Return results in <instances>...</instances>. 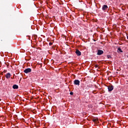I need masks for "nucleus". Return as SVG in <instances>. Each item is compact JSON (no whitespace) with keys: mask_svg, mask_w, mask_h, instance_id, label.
<instances>
[{"mask_svg":"<svg viewBox=\"0 0 128 128\" xmlns=\"http://www.w3.org/2000/svg\"><path fill=\"white\" fill-rule=\"evenodd\" d=\"M94 66H95L96 68H97L98 67V65L96 64V65Z\"/></svg>","mask_w":128,"mask_h":128,"instance_id":"13","label":"nucleus"},{"mask_svg":"<svg viewBox=\"0 0 128 128\" xmlns=\"http://www.w3.org/2000/svg\"><path fill=\"white\" fill-rule=\"evenodd\" d=\"M49 45H50V46H52V42H50Z\"/></svg>","mask_w":128,"mask_h":128,"instance_id":"12","label":"nucleus"},{"mask_svg":"<svg viewBox=\"0 0 128 128\" xmlns=\"http://www.w3.org/2000/svg\"><path fill=\"white\" fill-rule=\"evenodd\" d=\"M7 72V70H4V71H3V73L5 74Z\"/></svg>","mask_w":128,"mask_h":128,"instance_id":"14","label":"nucleus"},{"mask_svg":"<svg viewBox=\"0 0 128 128\" xmlns=\"http://www.w3.org/2000/svg\"><path fill=\"white\" fill-rule=\"evenodd\" d=\"M13 78H14V77H13V78H12V79Z\"/></svg>","mask_w":128,"mask_h":128,"instance_id":"21","label":"nucleus"},{"mask_svg":"<svg viewBox=\"0 0 128 128\" xmlns=\"http://www.w3.org/2000/svg\"><path fill=\"white\" fill-rule=\"evenodd\" d=\"M108 6L106 4L103 5V6H102V10L104 12H106L108 10Z\"/></svg>","mask_w":128,"mask_h":128,"instance_id":"1","label":"nucleus"},{"mask_svg":"<svg viewBox=\"0 0 128 128\" xmlns=\"http://www.w3.org/2000/svg\"><path fill=\"white\" fill-rule=\"evenodd\" d=\"M108 58H111L112 56L110 55H108Z\"/></svg>","mask_w":128,"mask_h":128,"instance_id":"11","label":"nucleus"},{"mask_svg":"<svg viewBox=\"0 0 128 128\" xmlns=\"http://www.w3.org/2000/svg\"><path fill=\"white\" fill-rule=\"evenodd\" d=\"M76 54L77 56H81V52L78 50H76Z\"/></svg>","mask_w":128,"mask_h":128,"instance_id":"6","label":"nucleus"},{"mask_svg":"<svg viewBox=\"0 0 128 128\" xmlns=\"http://www.w3.org/2000/svg\"><path fill=\"white\" fill-rule=\"evenodd\" d=\"M70 94L73 95V94H74V93H73L72 92H70Z\"/></svg>","mask_w":128,"mask_h":128,"instance_id":"15","label":"nucleus"},{"mask_svg":"<svg viewBox=\"0 0 128 128\" xmlns=\"http://www.w3.org/2000/svg\"><path fill=\"white\" fill-rule=\"evenodd\" d=\"M12 88L14 90H18V86L17 84H14L12 86Z\"/></svg>","mask_w":128,"mask_h":128,"instance_id":"7","label":"nucleus"},{"mask_svg":"<svg viewBox=\"0 0 128 128\" xmlns=\"http://www.w3.org/2000/svg\"><path fill=\"white\" fill-rule=\"evenodd\" d=\"M108 92H112L114 90V86L112 85H110L108 86Z\"/></svg>","mask_w":128,"mask_h":128,"instance_id":"5","label":"nucleus"},{"mask_svg":"<svg viewBox=\"0 0 128 128\" xmlns=\"http://www.w3.org/2000/svg\"><path fill=\"white\" fill-rule=\"evenodd\" d=\"M98 121V118H94L92 120V122L95 123H97Z\"/></svg>","mask_w":128,"mask_h":128,"instance_id":"9","label":"nucleus"},{"mask_svg":"<svg viewBox=\"0 0 128 128\" xmlns=\"http://www.w3.org/2000/svg\"><path fill=\"white\" fill-rule=\"evenodd\" d=\"M118 52H123V51L120 48H118Z\"/></svg>","mask_w":128,"mask_h":128,"instance_id":"10","label":"nucleus"},{"mask_svg":"<svg viewBox=\"0 0 128 128\" xmlns=\"http://www.w3.org/2000/svg\"><path fill=\"white\" fill-rule=\"evenodd\" d=\"M13 78H14V77H13V78H12V79Z\"/></svg>","mask_w":128,"mask_h":128,"instance_id":"20","label":"nucleus"},{"mask_svg":"<svg viewBox=\"0 0 128 128\" xmlns=\"http://www.w3.org/2000/svg\"><path fill=\"white\" fill-rule=\"evenodd\" d=\"M80 81L78 80H75L74 81V84L75 86H80Z\"/></svg>","mask_w":128,"mask_h":128,"instance_id":"4","label":"nucleus"},{"mask_svg":"<svg viewBox=\"0 0 128 128\" xmlns=\"http://www.w3.org/2000/svg\"><path fill=\"white\" fill-rule=\"evenodd\" d=\"M6 78L7 79H8L11 76V74L10 73H7V74L6 75Z\"/></svg>","mask_w":128,"mask_h":128,"instance_id":"8","label":"nucleus"},{"mask_svg":"<svg viewBox=\"0 0 128 128\" xmlns=\"http://www.w3.org/2000/svg\"><path fill=\"white\" fill-rule=\"evenodd\" d=\"M3 72H2V73H0V75H2V76H3Z\"/></svg>","mask_w":128,"mask_h":128,"instance_id":"16","label":"nucleus"},{"mask_svg":"<svg viewBox=\"0 0 128 128\" xmlns=\"http://www.w3.org/2000/svg\"><path fill=\"white\" fill-rule=\"evenodd\" d=\"M93 40H94V42H96V40H94V39H93Z\"/></svg>","mask_w":128,"mask_h":128,"instance_id":"17","label":"nucleus"},{"mask_svg":"<svg viewBox=\"0 0 128 128\" xmlns=\"http://www.w3.org/2000/svg\"><path fill=\"white\" fill-rule=\"evenodd\" d=\"M104 54V51L101 50H98V52H97V55L98 56H101Z\"/></svg>","mask_w":128,"mask_h":128,"instance_id":"3","label":"nucleus"},{"mask_svg":"<svg viewBox=\"0 0 128 128\" xmlns=\"http://www.w3.org/2000/svg\"><path fill=\"white\" fill-rule=\"evenodd\" d=\"M127 39L128 40V36H126Z\"/></svg>","mask_w":128,"mask_h":128,"instance_id":"18","label":"nucleus"},{"mask_svg":"<svg viewBox=\"0 0 128 128\" xmlns=\"http://www.w3.org/2000/svg\"><path fill=\"white\" fill-rule=\"evenodd\" d=\"M13 78H14V77H13V78H12V79Z\"/></svg>","mask_w":128,"mask_h":128,"instance_id":"22","label":"nucleus"},{"mask_svg":"<svg viewBox=\"0 0 128 128\" xmlns=\"http://www.w3.org/2000/svg\"><path fill=\"white\" fill-rule=\"evenodd\" d=\"M31 72H32V69L30 68H28L24 70V72L26 74H28Z\"/></svg>","mask_w":128,"mask_h":128,"instance_id":"2","label":"nucleus"},{"mask_svg":"<svg viewBox=\"0 0 128 128\" xmlns=\"http://www.w3.org/2000/svg\"><path fill=\"white\" fill-rule=\"evenodd\" d=\"M6 66H8L9 65H8V64H6Z\"/></svg>","mask_w":128,"mask_h":128,"instance_id":"19","label":"nucleus"},{"mask_svg":"<svg viewBox=\"0 0 128 128\" xmlns=\"http://www.w3.org/2000/svg\"><path fill=\"white\" fill-rule=\"evenodd\" d=\"M127 58H128V56H127Z\"/></svg>","mask_w":128,"mask_h":128,"instance_id":"23","label":"nucleus"}]
</instances>
